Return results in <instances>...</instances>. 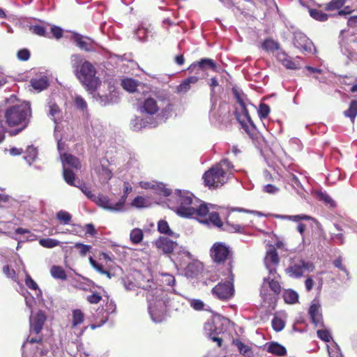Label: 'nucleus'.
<instances>
[{"mask_svg":"<svg viewBox=\"0 0 357 357\" xmlns=\"http://www.w3.org/2000/svg\"><path fill=\"white\" fill-rule=\"evenodd\" d=\"M271 112L270 107L268 105L261 103L258 109V114L259 118L262 120L266 119Z\"/></svg>","mask_w":357,"mask_h":357,"instance_id":"42","label":"nucleus"},{"mask_svg":"<svg viewBox=\"0 0 357 357\" xmlns=\"http://www.w3.org/2000/svg\"><path fill=\"white\" fill-rule=\"evenodd\" d=\"M272 326L275 331H280L284 327V322L280 318L275 317L272 320Z\"/></svg>","mask_w":357,"mask_h":357,"instance_id":"53","label":"nucleus"},{"mask_svg":"<svg viewBox=\"0 0 357 357\" xmlns=\"http://www.w3.org/2000/svg\"><path fill=\"white\" fill-rule=\"evenodd\" d=\"M213 328L214 325L212 322H207L204 325L205 331L210 332L208 333L209 337L212 340V341L216 342L219 347H221L222 339L213 335V333L212 332L213 331Z\"/></svg>","mask_w":357,"mask_h":357,"instance_id":"33","label":"nucleus"},{"mask_svg":"<svg viewBox=\"0 0 357 357\" xmlns=\"http://www.w3.org/2000/svg\"><path fill=\"white\" fill-rule=\"evenodd\" d=\"M63 177L66 183L71 185H75V174L68 168H63Z\"/></svg>","mask_w":357,"mask_h":357,"instance_id":"43","label":"nucleus"},{"mask_svg":"<svg viewBox=\"0 0 357 357\" xmlns=\"http://www.w3.org/2000/svg\"><path fill=\"white\" fill-rule=\"evenodd\" d=\"M310 15L314 20L324 22L328 20V15L317 9H309Z\"/></svg>","mask_w":357,"mask_h":357,"instance_id":"36","label":"nucleus"},{"mask_svg":"<svg viewBox=\"0 0 357 357\" xmlns=\"http://www.w3.org/2000/svg\"><path fill=\"white\" fill-rule=\"evenodd\" d=\"M294 44L296 47L301 50L303 52H312L314 49L312 41L301 32H296L294 33Z\"/></svg>","mask_w":357,"mask_h":357,"instance_id":"13","label":"nucleus"},{"mask_svg":"<svg viewBox=\"0 0 357 357\" xmlns=\"http://www.w3.org/2000/svg\"><path fill=\"white\" fill-rule=\"evenodd\" d=\"M51 275L55 278L61 280H66L67 279L66 273L64 269L59 266H53L50 269Z\"/></svg>","mask_w":357,"mask_h":357,"instance_id":"28","label":"nucleus"},{"mask_svg":"<svg viewBox=\"0 0 357 357\" xmlns=\"http://www.w3.org/2000/svg\"><path fill=\"white\" fill-rule=\"evenodd\" d=\"M146 205L147 200L142 196L136 197L131 203V206L136 208L145 207Z\"/></svg>","mask_w":357,"mask_h":357,"instance_id":"44","label":"nucleus"},{"mask_svg":"<svg viewBox=\"0 0 357 357\" xmlns=\"http://www.w3.org/2000/svg\"><path fill=\"white\" fill-rule=\"evenodd\" d=\"M317 336L322 340L326 342H331V334L328 330H318Z\"/></svg>","mask_w":357,"mask_h":357,"instance_id":"55","label":"nucleus"},{"mask_svg":"<svg viewBox=\"0 0 357 357\" xmlns=\"http://www.w3.org/2000/svg\"><path fill=\"white\" fill-rule=\"evenodd\" d=\"M73 40L76 45L82 50L89 52L94 50V42L89 38L79 34L73 36Z\"/></svg>","mask_w":357,"mask_h":357,"instance_id":"16","label":"nucleus"},{"mask_svg":"<svg viewBox=\"0 0 357 357\" xmlns=\"http://www.w3.org/2000/svg\"><path fill=\"white\" fill-rule=\"evenodd\" d=\"M31 114L29 103L23 102L8 107L5 118L8 126H22L23 128L27 125Z\"/></svg>","mask_w":357,"mask_h":357,"instance_id":"6","label":"nucleus"},{"mask_svg":"<svg viewBox=\"0 0 357 357\" xmlns=\"http://www.w3.org/2000/svg\"><path fill=\"white\" fill-rule=\"evenodd\" d=\"M131 125L135 130H139L142 128L146 127L148 126L150 127H153L155 126L154 123L144 120L140 117H135L133 120H132Z\"/></svg>","mask_w":357,"mask_h":357,"instance_id":"24","label":"nucleus"},{"mask_svg":"<svg viewBox=\"0 0 357 357\" xmlns=\"http://www.w3.org/2000/svg\"><path fill=\"white\" fill-rule=\"evenodd\" d=\"M155 246L165 254L172 252L176 249L177 244L167 237L160 236L153 242Z\"/></svg>","mask_w":357,"mask_h":357,"instance_id":"14","label":"nucleus"},{"mask_svg":"<svg viewBox=\"0 0 357 357\" xmlns=\"http://www.w3.org/2000/svg\"><path fill=\"white\" fill-rule=\"evenodd\" d=\"M197 65H199L201 68L208 66L211 69L215 70L216 68L215 63L210 59H203L197 63Z\"/></svg>","mask_w":357,"mask_h":357,"instance_id":"54","label":"nucleus"},{"mask_svg":"<svg viewBox=\"0 0 357 357\" xmlns=\"http://www.w3.org/2000/svg\"><path fill=\"white\" fill-rule=\"evenodd\" d=\"M164 104L165 102L163 101L160 100L158 102L156 99L150 97L144 100L139 107V111L142 114L153 115L155 114L159 109H162V113L163 116H165L167 115L166 113L172 110V105L167 102L165 108L163 109Z\"/></svg>","mask_w":357,"mask_h":357,"instance_id":"7","label":"nucleus"},{"mask_svg":"<svg viewBox=\"0 0 357 357\" xmlns=\"http://www.w3.org/2000/svg\"><path fill=\"white\" fill-rule=\"evenodd\" d=\"M107 161L101 162L100 165L96 169V172L101 183H107L112 177V172L107 167Z\"/></svg>","mask_w":357,"mask_h":357,"instance_id":"18","label":"nucleus"},{"mask_svg":"<svg viewBox=\"0 0 357 357\" xmlns=\"http://www.w3.org/2000/svg\"><path fill=\"white\" fill-rule=\"evenodd\" d=\"M198 77L191 76L185 79L182 83L177 86V91L178 93H186L191 88V84H195L197 82Z\"/></svg>","mask_w":357,"mask_h":357,"instance_id":"21","label":"nucleus"},{"mask_svg":"<svg viewBox=\"0 0 357 357\" xmlns=\"http://www.w3.org/2000/svg\"><path fill=\"white\" fill-rule=\"evenodd\" d=\"M261 47L263 50L268 52H274L275 50L278 51L280 50L279 43L271 38L266 39L261 43Z\"/></svg>","mask_w":357,"mask_h":357,"instance_id":"27","label":"nucleus"},{"mask_svg":"<svg viewBox=\"0 0 357 357\" xmlns=\"http://www.w3.org/2000/svg\"><path fill=\"white\" fill-rule=\"evenodd\" d=\"M190 306L195 310H204L205 304L199 299H189Z\"/></svg>","mask_w":357,"mask_h":357,"instance_id":"52","label":"nucleus"},{"mask_svg":"<svg viewBox=\"0 0 357 357\" xmlns=\"http://www.w3.org/2000/svg\"><path fill=\"white\" fill-rule=\"evenodd\" d=\"M149 305V312L152 320L155 323L161 322L165 315L167 307L176 308L172 302L174 294L167 292L158 288L153 281L148 280V284L143 287Z\"/></svg>","mask_w":357,"mask_h":357,"instance_id":"3","label":"nucleus"},{"mask_svg":"<svg viewBox=\"0 0 357 357\" xmlns=\"http://www.w3.org/2000/svg\"><path fill=\"white\" fill-rule=\"evenodd\" d=\"M132 188L128 183H124L123 195L119 201L123 199V210L125 209V203L126 198L130 192H131Z\"/></svg>","mask_w":357,"mask_h":357,"instance_id":"57","label":"nucleus"},{"mask_svg":"<svg viewBox=\"0 0 357 357\" xmlns=\"http://www.w3.org/2000/svg\"><path fill=\"white\" fill-rule=\"evenodd\" d=\"M264 261L265 267L268 271V276L264 278L260 295L265 302L271 303L273 300L274 294H279L281 289L279 282L280 275L276 271L279 257L274 247L270 246L268 248Z\"/></svg>","mask_w":357,"mask_h":357,"instance_id":"4","label":"nucleus"},{"mask_svg":"<svg viewBox=\"0 0 357 357\" xmlns=\"http://www.w3.org/2000/svg\"><path fill=\"white\" fill-rule=\"evenodd\" d=\"M314 266L312 263L298 259L291 263L286 269L287 274L291 278H298L301 277L305 271H313Z\"/></svg>","mask_w":357,"mask_h":357,"instance_id":"9","label":"nucleus"},{"mask_svg":"<svg viewBox=\"0 0 357 357\" xmlns=\"http://www.w3.org/2000/svg\"><path fill=\"white\" fill-rule=\"evenodd\" d=\"M267 350L268 352L280 356H284L287 354L286 349L277 342L270 343L268 346Z\"/></svg>","mask_w":357,"mask_h":357,"instance_id":"25","label":"nucleus"},{"mask_svg":"<svg viewBox=\"0 0 357 357\" xmlns=\"http://www.w3.org/2000/svg\"><path fill=\"white\" fill-rule=\"evenodd\" d=\"M46 320V317L42 311L38 312L35 315H31L30 317V328L31 331L38 334Z\"/></svg>","mask_w":357,"mask_h":357,"instance_id":"15","label":"nucleus"},{"mask_svg":"<svg viewBox=\"0 0 357 357\" xmlns=\"http://www.w3.org/2000/svg\"><path fill=\"white\" fill-rule=\"evenodd\" d=\"M121 86L127 91L134 92L138 86V82L132 79L127 78L122 80Z\"/></svg>","mask_w":357,"mask_h":357,"instance_id":"30","label":"nucleus"},{"mask_svg":"<svg viewBox=\"0 0 357 357\" xmlns=\"http://www.w3.org/2000/svg\"><path fill=\"white\" fill-rule=\"evenodd\" d=\"M89 263L91 266L98 273H105V270L102 268V266L98 264L92 257H89Z\"/></svg>","mask_w":357,"mask_h":357,"instance_id":"58","label":"nucleus"},{"mask_svg":"<svg viewBox=\"0 0 357 357\" xmlns=\"http://www.w3.org/2000/svg\"><path fill=\"white\" fill-rule=\"evenodd\" d=\"M49 115L56 123L61 117V110L55 103L49 104Z\"/></svg>","mask_w":357,"mask_h":357,"instance_id":"32","label":"nucleus"},{"mask_svg":"<svg viewBox=\"0 0 357 357\" xmlns=\"http://www.w3.org/2000/svg\"><path fill=\"white\" fill-rule=\"evenodd\" d=\"M130 241L132 243L139 244L144 238V232L139 228H134L130 232Z\"/></svg>","mask_w":357,"mask_h":357,"instance_id":"26","label":"nucleus"},{"mask_svg":"<svg viewBox=\"0 0 357 357\" xmlns=\"http://www.w3.org/2000/svg\"><path fill=\"white\" fill-rule=\"evenodd\" d=\"M30 30L35 34L40 36H45V29L41 25H33L30 26Z\"/></svg>","mask_w":357,"mask_h":357,"instance_id":"56","label":"nucleus"},{"mask_svg":"<svg viewBox=\"0 0 357 357\" xmlns=\"http://www.w3.org/2000/svg\"><path fill=\"white\" fill-rule=\"evenodd\" d=\"M299 59V57H296L294 60H291V59L289 56H288L287 59H286L285 61H284L282 65L287 69H298L301 67V64L298 61Z\"/></svg>","mask_w":357,"mask_h":357,"instance_id":"35","label":"nucleus"},{"mask_svg":"<svg viewBox=\"0 0 357 357\" xmlns=\"http://www.w3.org/2000/svg\"><path fill=\"white\" fill-rule=\"evenodd\" d=\"M98 206L112 212L123 211V199L114 203L107 196L98 195L94 201Z\"/></svg>","mask_w":357,"mask_h":357,"instance_id":"10","label":"nucleus"},{"mask_svg":"<svg viewBox=\"0 0 357 357\" xmlns=\"http://www.w3.org/2000/svg\"><path fill=\"white\" fill-rule=\"evenodd\" d=\"M280 218L282 219H287L294 222H299L300 220H307L311 218L307 215H280Z\"/></svg>","mask_w":357,"mask_h":357,"instance_id":"50","label":"nucleus"},{"mask_svg":"<svg viewBox=\"0 0 357 357\" xmlns=\"http://www.w3.org/2000/svg\"><path fill=\"white\" fill-rule=\"evenodd\" d=\"M230 250L222 243H215L211 249V256L216 263H222L230 257Z\"/></svg>","mask_w":357,"mask_h":357,"instance_id":"11","label":"nucleus"},{"mask_svg":"<svg viewBox=\"0 0 357 357\" xmlns=\"http://www.w3.org/2000/svg\"><path fill=\"white\" fill-rule=\"evenodd\" d=\"M86 300L91 304H97L100 301L101 296L97 293H93L91 295L88 296L86 297Z\"/></svg>","mask_w":357,"mask_h":357,"instance_id":"62","label":"nucleus"},{"mask_svg":"<svg viewBox=\"0 0 357 357\" xmlns=\"http://www.w3.org/2000/svg\"><path fill=\"white\" fill-rule=\"evenodd\" d=\"M80 189H81L82 192L87 197V198L90 199L91 200H92L94 202V201L96 198V195L93 194V192H91V190H90L89 188H88L87 186L84 185L80 188Z\"/></svg>","mask_w":357,"mask_h":357,"instance_id":"59","label":"nucleus"},{"mask_svg":"<svg viewBox=\"0 0 357 357\" xmlns=\"http://www.w3.org/2000/svg\"><path fill=\"white\" fill-rule=\"evenodd\" d=\"M139 185L144 189H152L157 194L161 195L163 196H169L170 195V190L167 188H165L162 184L157 183L155 182H149V181H141L139 183Z\"/></svg>","mask_w":357,"mask_h":357,"instance_id":"17","label":"nucleus"},{"mask_svg":"<svg viewBox=\"0 0 357 357\" xmlns=\"http://www.w3.org/2000/svg\"><path fill=\"white\" fill-rule=\"evenodd\" d=\"M233 165L227 160H222L212 167L203 176L204 183L209 188H218L225 183L231 173Z\"/></svg>","mask_w":357,"mask_h":357,"instance_id":"5","label":"nucleus"},{"mask_svg":"<svg viewBox=\"0 0 357 357\" xmlns=\"http://www.w3.org/2000/svg\"><path fill=\"white\" fill-rule=\"evenodd\" d=\"M56 218L64 225H68L70 223L72 215L67 211L61 210L56 213Z\"/></svg>","mask_w":357,"mask_h":357,"instance_id":"40","label":"nucleus"},{"mask_svg":"<svg viewBox=\"0 0 357 357\" xmlns=\"http://www.w3.org/2000/svg\"><path fill=\"white\" fill-rule=\"evenodd\" d=\"M24 299L26 307L32 312V307L36 303L34 298L27 293V295L24 296Z\"/></svg>","mask_w":357,"mask_h":357,"instance_id":"64","label":"nucleus"},{"mask_svg":"<svg viewBox=\"0 0 357 357\" xmlns=\"http://www.w3.org/2000/svg\"><path fill=\"white\" fill-rule=\"evenodd\" d=\"M31 86L37 92H40L45 89L48 86V79L46 77H40L32 79L31 80Z\"/></svg>","mask_w":357,"mask_h":357,"instance_id":"19","label":"nucleus"},{"mask_svg":"<svg viewBox=\"0 0 357 357\" xmlns=\"http://www.w3.org/2000/svg\"><path fill=\"white\" fill-rule=\"evenodd\" d=\"M327 349L329 357H343L340 347L334 341L327 344Z\"/></svg>","mask_w":357,"mask_h":357,"instance_id":"29","label":"nucleus"},{"mask_svg":"<svg viewBox=\"0 0 357 357\" xmlns=\"http://www.w3.org/2000/svg\"><path fill=\"white\" fill-rule=\"evenodd\" d=\"M41 246L46 248H52L60 245V241L53 238H41L39 241Z\"/></svg>","mask_w":357,"mask_h":357,"instance_id":"38","label":"nucleus"},{"mask_svg":"<svg viewBox=\"0 0 357 357\" xmlns=\"http://www.w3.org/2000/svg\"><path fill=\"white\" fill-rule=\"evenodd\" d=\"M25 272V284L26 285L31 289L38 291V294L37 296L41 294V291L38 288L37 283L31 278V276L24 271Z\"/></svg>","mask_w":357,"mask_h":357,"instance_id":"41","label":"nucleus"},{"mask_svg":"<svg viewBox=\"0 0 357 357\" xmlns=\"http://www.w3.org/2000/svg\"><path fill=\"white\" fill-rule=\"evenodd\" d=\"M162 282L165 283L166 284H167L169 286L174 285V284L175 282V279L173 275L168 274V273H165V274L162 275Z\"/></svg>","mask_w":357,"mask_h":357,"instance_id":"61","label":"nucleus"},{"mask_svg":"<svg viewBox=\"0 0 357 357\" xmlns=\"http://www.w3.org/2000/svg\"><path fill=\"white\" fill-rule=\"evenodd\" d=\"M84 321V314L80 310H75L73 312V321L72 326L73 327H76L77 326L81 324Z\"/></svg>","mask_w":357,"mask_h":357,"instance_id":"37","label":"nucleus"},{"mask_svg":"<svg viewBox=\"0 0 357 357\" xmlns=\"http://www.w3.org/2000/svg\"><path fill=\"white\" fill-rule=\"evenodd\" d=\"M284 300L287 303L293 304L297 302L298 298V294L292 290H287L283 294Z\"/></svg>","mask_w":357,"mask_h":357,"instance_id":"34","label":"nucleus"},{"mask_svg":"<svg viewBox=\"0 0 357 357\" xmlns=\"http://www.w3.org/2000/svg\"><path fill=\"white\" fill-rule=\"evenodd\" d=\"M309 314L311 317V319L313 323L315 325H318L321 323V314L320 313V305L317 303H313L310 309Z\"/></svg>","mask_w":357,"mask_h":357,"instance_id":"22","label":"nucleus"},{"mask_svg":"<svg viewBox=\"0 0 357 357\" xmlns=\"http://www.w3.org/2000/svg\"><path fill=\"white\" fill-rule=\"evenodd\" d=\"M239 351L244 356H250L252 354L251 349L241 342L238 341L236 344Z\"/></svg>","mask_w":357,"mask_h":357,"instance_id":"46","label":"nucleus"},{"mask_svg":"<svg viewBox=\"0 0 357 357\" xmlns=\"http://www.w3.org/2000/svg\"><path fill=\"white\" fill-rule=\"evenodd\" d=\"M70 64L73 73L85 89L93 94L95 100L102 105L117 102L119 93L115 87L109 83H104L103 88H107L108 93L100 89L98 93L96 90L100 86L101 81L96 76L97 70L94 66L79 54L70 56Z\"/></svg>","mask_w":357,"mask_h":357,"instance_id":"1","label":"nucleus"},{"mask_svg":"<svg viewBox=\"0 0 357 357\" xmlns=\"http://www.w3.org/2000/svg\"><path fill=\"white\" fill-rule=\"evenodd\" d=\"M3 271L5 273V275L9 278L13 279L15 281H16L15 279V271L13 269H10L9 266L6 265L3 268Z\"/></svg>","mask_w":357,"mask_h":357,"instance_id":"63","label":"nucleus"},{"mask_svg":"<svg viewBox=\"0 0 357 357\" xmlns=\"http://www.w3.org/2000/svg\"><path fill=\"white\" fill-rule=\"evenodd\" d=\"M17 56L21 61H27L30 57V52L27 49H22L18 51Z\"/></svg>","mask_w":357,"mask_h":357,"instance_id":"60","label":"nucleus"},{"mask_svg":"<svg viewBox=\"0 0 357 357\" xmlns=\"http://www.w3.org/2000/svg\"><path fill=\"white\" fill-rule=\"evenodd\" d=\"M233 275L229 272L228 280L220 282L212 289V294L218 298L226 301L231 298L234 289L233 286Z\"/></svg>","mask_w":357,"mask_h":357,"instance_id":"8","label":"nucleus"},{"mask_svg":"<svg viewBox=\"0 0 357 357\" xmlns=\"http://www.w3.org/2000/svg\"><path fill=\"white\" fill-rule=\"evenodd\" d=\"M317 197L319 200L324 202L326 204H329L330 206L334 207L335 206V202L333 199L326 193L319 192L317 193Z\"/></svg>","mask_w":357,"mask_h":357,"instance_id":"45","label":"nucleus"},{"mask_svg":"<svg viewBox=\"0 0 357 357\" xmlns=\"http://www.w3.org/2000/svg\"><path fill=\"white\" fill-rule=\"evenodd\" d=\"M75 248H77V249H79V255L82 256V257H84L86 255V254L88 252H90L91 249V245H84L83 243H75Z\"/></svg>","mask_w":357,"mask_h":357,"instance_id":"51","label":"nucleus"},{"mask_svg":"<svg viewBox=\"0 0 357 357\" xmlns=\"http://www.w3.org/2000/svg\"><path fill=\"white\" fill-rule=\"evenodd\" d=\"M344 115L349 117L352 121H354V119L357 115V101H351L349 108L344 112Z\"/></svg>","mask_w":357,"mask_h":357,"instance_id":"39","label":"nucleus"},{"mask_svg":"<svg viewBox=\"0 0 357 357\" xmlns=\"http://www.w3.org/2000/svg\"><path fill=\"white\" fill-rule=\"evenodd\" d=\"M233 93L234 95L236 101L238 102L240 109L242 111L243 115L248 119V121L250 120V117L248 114V111L246 109V103L245 102L244 95L238 92L236 89H233Z\"/></svg>","mask_w":357,"mask_h":357,"instance_id":"20","label":"nucleus"},{"mask_svg":"<svg viewBox=\"0 0 357 357\" xmlns=\"http://www.w3.org/2000/svg\"><path fill=\"white\" fill-rule=\"evenodd\" d=\"M55 137L57 140V148L61 155L63 168H67V165L70 167L75 169L79 168L80 162L77 158L68 153L62 154L61 151L63 149V143L62 142L61 139H59L56 134H55Z\"/></svg>","mask_w":357,"mask_h":357,"instance_id":"12","label":"nucleus"},{"mask_svg":"<svg viewBox=\"0 0 357 357\" xmlns=\"http://www.w3.org/2000/svg\"><path fill=\"white\" fill-rule=\"evenodd\" d=\"M74 102L75 106L78 108L82 109V111H84L87 108V104L86 101L84 100V98L79 96L76 95L74 98Z\"/></svg>","mask_w":357,"mask_h":357,"instance_id":"48","label":"nucleus"},{"mask_svg":"<svg viewBox=\"0 0 357 357\" xmlns=\"http://www.w3.org/2000/svg\"><path fill=\"white\" fill-rule=\"evenodd\" d=\"M158 230L161 234H164L174 238H178L179 236L178 234H176L171 230L168 223L165 220H160L158 222Z\"/></svg>","mask_w":357,"mask_h":357,"instance_id":"23","label":"nucleus"},{"mask_svg":"<svg viewBox=\"0 0 357 357\" xmlns=\"http://www.w3.org/2000/svg\"><path fill=\"white\" fill-rule=\"evenodd\" d=\"M346 0H333L327 4L326 8L328 10H333L340 8L344 3Z\"/></svg>","mask_w":357,"mask_h":357,"instance_id":"47","label":"nucleus"},{"mask_svg":"<svg viewBox=\"0 0 357 357\" xmlns=\"http://www.w3.org/2000/svg\"><path fill=\"white\" fill-rule=\"evenodd\" d=\"M151 31L147 28L140 27L136 31V36L140 40H146Z\"/></svg>","mask_w":357,"mask_h":357,"instance_id":"49","label":"nucleus"},{"mask_svg":"<svg viewBox=\"0 0 357 357\" xmlns=\"http://www.w3.org/2000/svg\"><path fill=\"white\" fill-rule=\"evenodd\" d=\"M38 151L36 148L33 146H29L26 149L24 159L29 165H31L36 159Z\"/></svg>","mask_w":357,"mask_h":357,"instance_id":"31","label":"nucleus"},{"mask_svg":"<svg viewBox=\"0 0 357 357\" xmlns=\"http://www.w3.org/2000/svg\"><path fill=\"white\" fill-rule=\"evenodd\" d=\"M176 202V213L180 216L195 218L201 223L216 227L222 226L216 206L206 204L187 191H178Z\"/></svg>","mask_w":357,"mask_h":357,"instance_id":"2","label":"nucleus"}]
</instances>
